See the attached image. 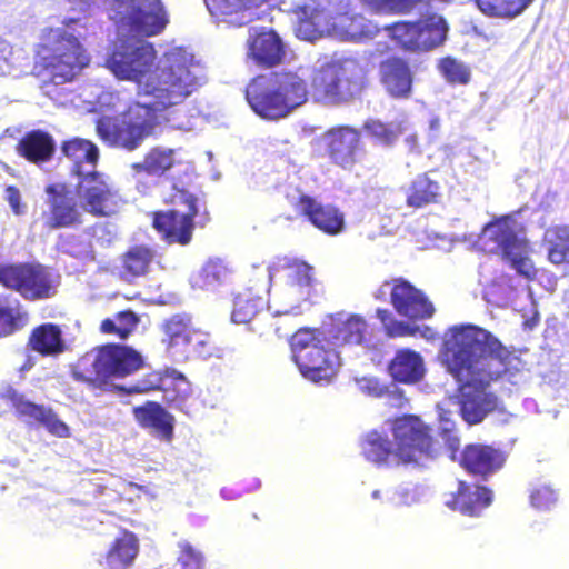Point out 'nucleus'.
Masks as SVG:
<instances>
[{"label":"nucleus","instance_id":"obj_54","mask_svg":"<svg viewBox=\"0 0 569 569\" xmlns=\"http://www.w3.org/2000/svg\"><path fill=\"white\" fill-rule=\"evenodd\" d=\"M206 277L209 276V270L208 269H204L203 272H202Z\"/></svg>","mask_w":569,"mask_h":569},{"label":"nucleus","instance_id":"obj_28","mask_svg":"<svg viewBox=\"0 0 569 569\" xmlns=\"http://www.w3.org/2000/svg\"><path fill=\"white\" fill-rule=\"evenodd\" d=\"M54 151L56 143L52 136L40 129L26 132L17 144L18 154L34 164L50 161Z\"/></svg>","mask_w":569,"mask_h":569},{"label":"nucleus","instance_id":"obj_51","mask_svg":"<svg viewBox=\"0 0 569 569\" xmlns=\"http://www.w3.org/2000/svg\"><path fill=\"white\" fill-rule=\"evenodd\" d=\"M276 315L278 316H301L302 315V311L300 309V307L296 306L289 310H284V311H278Z\"/></svg>","mask_w":569,"mask_h":569},{"label":"nucleus","instance_id":"obj_37","mask_svg":"<svg viewBox=\"0 0 569 569\" xmlns=\"http://www.w3.org/2000/svg\"><path fill=\"white\" fill-rule=\"evenodd\" d=\"M276 269L284 272L286 280L293 288H309L312 284V267L307 262L284 257L277 263Z\"/></svg>","mask_w":569,"mask_h":569},{"label":"nucleus","instance_id":"obj_21","mask_svg":"<svg viewBox=\"0 0 569 569\" xmlns=\"http://www.w3.org/2000/svg\"><path fill=\"white\" fill-rule=\"evenodd\" d=\"M284 44L273 30L260 29L250 33L247 40V57L257 67L271 69L282 63Z\"/></svg>","mask_w":569,"mask_h":569},{"label":"nucleus","instance_id":"obj_5","mask_svg":"<svg viewBox=\"0 0 569 569\" xmlns=\"http://www.w3.org/2000/svg\"><path fill=\"white\" fill-rule=\"evenodd\" d=\"M392 440L378 430L367 432L360 448L365 459L377 467L422 468L437 459L441 447L432 428L415 415H402L391 420Z\"/></svg>","mask_w":569,"mask_h":569},{"label":"nucleus","instance_id":"obj_33","mask_svg":"<svg viewBox=\"0 0 569 569\" xmlns=\"http://www.w3.org/2000/svg\"><path fill=\"white\" fill-rule=\"evenodd\" d=\"M548 260L556 266H569V224H555L543 234Z\"/></svg>","mask_w":569,"mask_h":569},{"label":"nucleus","instance_id":"obj_10","mask_svg":"<svg viewBox=\"0 0 569 569\" xmlns=\"http://www.w3.org/2000/svg\"><path fill=\"white\" fill-rule=\"evenodd\" d=\"M326 332L319 328L301 327L289 339L293 361L303 378L329 383L338 373L339 355Z\"/></svg>","mask_w":569,"mask_h":569},{"label":"nucleus","instance_id":"obj_35","mask_svg":"<svg viewBox=\"0 0 569 569\" xmlns=\"http://www.w3.org/2000/svg\"><path fill=\"white\" fill-rule=\"evenodd\" d=\"M448 26L445 19L436 13L419 19V52L431 51L441 46L447 38Z\"/></svg>","mask_w":569,"mask_h":569},{"label":"nucleus","instance_id":"obj_14","mask_svg":"<svg viewBox=\"0 0 569 569\" xmlns=\"http://www.w3.org/2000/svg\"><path fill=\"white\" fill-rule=\"evenodd\" d=\"M330 163L342 170H352L363 151L361 132L347 124H338L323 131L318 138Z\"/></svg>","mask_w":569,"mask_h":569},{"label":"nucleus","instance_id":"obj_29","mask_svg":"<svg viewBox=\"0 0 569 569\" xmlns=\"http://www.w3.org/2000/svg\"><path fill=\"white\" fill-rule=\"evenodd\" d=\"M393 381L412 385L419 382L426 372L421 355L411 349H399L388 365Z\"/></svg>","mask_w":569,"mask_h":569},{"label":"nucleus","instance_id":"obj_43","mask_svg":"<svg viewBox=\"0 0 569 569\" xmlns=\"http://www.w3.org/2000/svg\"><path fill=\"white\" fill-rule=\"evenodd\" d=\"M166 376L167 370L151 371L144 375L137 383L130 387H119V390L127 395H141L152 391H161L163 382H166Z\"/></svg>","mask_w":569,"mask_h":569},{"label":"nucleus","instance_id":"obj_53","mask_svg":"<svg viewBox=\"0 0 569 569\" xmlns=\"http://www.w3.org/2000/svg\"><path fill=\"white\" fill-rule=\"evenodd\" d=\"M31 367H32V362L29 361L28 363L23 365V367L21 369L22 370H27V369H29Z\"/></svg>","mask_w":569,"mask_h":569},{"label":"nucleus","instance_id":"obj_45","mask_svg":"<svg viewBox=\"0 0 569 569\" xmlns=\"http://www.w3.org/2000/svg\"><path fill=\"white\" fill-rule=\"evenodd\" d=\"M178 561L182 569H204L203 553L188 541L179 543Z\"/></svg>","mask_w":569,"mask_h":569},{"label":"nucleus","instance_id":"obj_15","mask_svg":"<svg viewBox=\"0 0 569 569\" xmlns=\"http://www.w3.org/2000/svg\"><path fill=\"white\" fill-rule=\"evenodd\" d=\"M290 204L297 217L327 236L335 237L346 230V216L332 203H325L316 197L300 192Z\"/></svg>","mask_w":569,"mask_h":569},{"label":"nucleus","instance_id":"obj_39","mask_svg":"<svg viewBox=\"0 0 569 569\" xmlns=\"http://www.w3.org/2000/svg\"><path fill=\"white\" fill-rule=\"evenodd\" d=\"M530 244L528 240L519 244L517 248L502 257L519 276L532 281L537 278L538 270L530 258Z\"/></svg>","mask_w":569,"mask_h":569},{"label":"nucleus","instance_id":"obj_26","mask_svg":"<svg viewBox=\"0 0 569 569\" xmlns=\"http://www.w3.org/2000/svg\"><path fill=\"white\" fill-rule=\"evenodd\" d=\"M27 347L41 357H57L67 350L61 327L52 322L34 327L28 337Z\"/></svg>","mask_w":569,"mask_h":569},{"label":"nucleus","instance_id":"obj_4","mask_svg":"<svg viewBox=\"0 0 569 569\" xmlns=\"http://www.w3.org/2000/svg\"><path fill=\"white\" fill-rule=\"evenodd\" d=\"M191 57L182 48H173L164 53L156 66L157 50L143 40H120L114 43L106 59V67L118 79L134 82L138 94L146 96L144 87L171 89L183 86V100L198 87L197 77L191 72Z\"/></svg>","mask_w":569,"mask_h":569},{"label":"nucleus","instance_id":"obj_31","mask_svg":"<svg viewBox=\"0 0 569 569\" xmlns=\"http://www.w3.org/2000/svg\"><path fill=\"white\" fill-rule=\"evenodd\" d=\"M441 197V186L428 172L417 174L406 189V204L420 209L437 203Z\"/></svg>","mask_w":569,"mask_h":569},{"label":"nucleus","instance_id":"obj_18","mask_svg":"<svg viewBox=\"0 0 569 569\" xmlns=\"http://www.w3.org/2000/svg\"><path fill=\"white\" fill-rule=\"evenodd\" d=\"M379 81L389 97L407 100L412 96L413 71L407 59L390 56L379 63Z\"/></svg>","mask_w":569,"mask_h":569},{"label":"nucleus","instance_id":"obj_49","mask_svg":"<svg viewBox=\"0 0 569 569\" xmlns=\"http://www.w3.org/2000/svg\"><path fill=\"white\" fill-rule=\"evenodd\" d=\"M4 199L14 214L20 216L24 212L26 206L22 203L20 190L16 186H8L4 189Z\"/></svg>","mask_w":569,"mask_h":569},{"label":"nucleus","instance_id":"obj_27","mask_svg":"<svg viewBox=\"0 0 569 569\" xmlns=\"http://www.w3.org/2000/svg\"><path fill=\"white\" fill-rule=\"evenodd\" d=\"M139 550L138 537L124 529L111 541L101 563L106 569H128L134 563Z\"/></svg>","mask_w":569,"mask_h":569},{"label":"nucleus","instance_id":"obj_7","mask_svg":"<svg viewBox=\"0 0 569 569\" xmlns=\"http://www.w3.org/2000/svg\"><path fill=\"white\" fill-rule=\"evenodd\" d=\"M144 367L143 356L133 347L107 342L80 357L71 368L74 381L106 389L117 379H126Z\"/></svg>","mask_w":569,"mask_h":569},{"label":"nucleus","instance_id":"obj_50","mask_svg":"<svg viewBox=\"0 0 569 569\" xmlns=\"http://www.w3.org/2000/svg\"><path fill=\"white\" fill-rule=\"evenodd\" d=\"M442 438L445 440L447 449L450 451L451 459H455L456 455L460 449V438L451 430L445 429L442 431Z\"/></svg>","mask_w":569,"mask_h":569},{"label":"nucleus","instance_id":"obj_8","mask_svg":"<svg viewBox=\"0 0 569 569\" xmlns=\"http://www.w3.org/2000/svg\"><path fill=\"white\" fill-rule=\"evenodd\" d=\"M34 58L36 74L47 76L53 83L72 81L89 63L78 37L62 27L42 30Z\"/></svg>","mask_w":569,"mask_h":569},{"label":"nucleus","instance_id":"obj_1","mask_svg":"<svg viewBox=\"0 0 569 569\" xmlns=\"http://www.w3.org/2000/svg\"><path fill=\"white\" fill-rule=\"evenodd\" d=\"M308 82L292 70L270 71L253 77L246 100L260 118L274 121L303 106L309 96L325 107H343L359 100L368 88V71L353 58L325 61L312 68Z\"/></svg>","mask_w":569,"mask_h":569},{"label":"nucleus","instance_id":"obj_30","mask_svg":"<svg viewBox=\"0 0 569 569\" xmlns=\"http://www.w3.org/2000/svg\"><path fill=\"white\" fill-rule=\"evenodd\" d=\"M161 389L166 403L186 415L192 413V387L190 381L177 370H167Z\"/></svg>","mask_w":569,"mask_h":569},{"label":"nucleus","instance_id":"obj_41","mask_svg":"<svg viewBox=\"0 0 569 569\" xmlns=\"http://www.w3.org/2000/svg\"><path fill=\"white\" fill-rule=\"evenodd\" d=\"M363 128L370 137L385 146L393 144L405 131L400 122L385 123L380 120H369Z\"/></svg>","mask_w":569,"mask_h":569},{"label":"nucleus","instance_id":"obj_40","mask_svg":"<svg viewBox=\"0 0 569 569\" xmlns=\"http://www.w3.org/2000/svg\"><path fill=\"white\" fill-rule=\"evenodd\" d=\"M28 322V313L19 307L12 308L0 296V338L7 337L24 327Z\"/></svg>","mask_w":569,"mask_h":569},{"label":"nucleus","instance_id":"obj_38","mask_svg":"<svg viewBox=\"0 0 569 569\" xmlns=\"http://www.w3.org/2000/svg\"><path fill=\"white\" fill-rule=\"evenodd\" d=\"M533 0H476L479 10L491 18H515Z\"/></svg>","mask_w":569,"mask_h":569},{"label":"nucleus","instance_id":"obj_47","mask_svg":"<svg viewBox=\"0 0 569 569\" xmlns=\"http://www.w3.org/2000/svg\"><path fill=\"white\" fill-rule=\"evenodd\" d=\"M251 0H210L208 8L212 14L229 16L251 7Z\"/></svg>","mask_w":569,"mask_h":569},{"label":"nucleus","instance_id":"obj_11","mask_svg":"<svg viewBox=\"0 0 569 569\" xmlns=\"http://www.w3.org/2000/svg\"><path fill=\"white\" fill-rule=\"evenodd\" d=\"M161 342L167 352L184 360L191 357L208 358L214 351L211 335L196 325L188 313H174L160 325Z\"/></svg>","mask_w":569,"mask_h":569},{"label":"nucleus","instance_id":"obj_3","mask_svg":"<svg viewBox=\"0 0 569 569\" xmlns=\"http://www.w3.org/2000/svg\"><path fill=\"white\" fill-rule=\"evenodd\" d=\"M61 152L72 162L70 174L77 178V183L73 189L67 182L44 187L43 228L48 231L77 229L83 224L84 213L94 218L116 214L121 197L113 180L96 170L99 148L90 140L76 137L62 141Z\"/></svg>","mask_w":569,"mask_h":569},{"label":"nucleus","instance_id":"obj_9","mask_svg":"<svg viewBox=\"0 0 569 569\" xmlns=\"http://www.w3.org/2000/svg\"><path fill=\"white\" fill-rule=\"evenodd\" d=\"M164 203L170 208L152 213V227L167 244L189 246L197 226L203 228L210 220L209 213L201 211V201L196 193L177 183L172 184V192Z\"/></svg>","mask_w":569,"mask_h":569},{"label":"nucleus","instance_id":"obj_22","mask_svg":"<svg viewBox=\"0 0 569 569\" xmlns=\"http://www.w3.org/2000/svg\"><path fill=\"white\" fill-rule=\"evenodd\" d=\"M525 241L526 239L517 233L516 221L508 216L487 223L478 238V243L483 251L499 252L501 258Z\"/></svg>","mask_w":569,"mask_h":569},{"label":"nucleus","instance_id":"obj_46","mask_svg":"<svg viewBox=\"0 0 569 569\" xmlns=\"http://www.w3.org/2000/svg\"><path fill=\"white\" fill-rule=\"evenodd\" d=\"M365 3L377 8L386 9L395 13L406 14L413 11L419 4L428 0H362Z\"/></svg>","mask_w":569,"mask_h":569},{"label":"nucleus","instance_id":"obj_48","mask_svg":"<svg viewBox=\"0 0 569 569\" xmlns=\"http://www.w3.org/2000/svg\"><path fill=\"white\" fill-rule=\"evenodd\" d=\"M557 501V493L550 486H538L530 495V502L536 509L546 510Z\"/></svg>","mask_w":569,"mask_h":569},{"label":"nucleus","instance_id":"obj_13","mask_svg":"<svg viewBox=\"0 0 569 569\" xmlns=\"http://www.w3.org/2000/svg\"><path fill=\"white\" fill-rule=\"evenodd\" d=\"M181 164L177 149L164 146L149 148L140 161L130 164L136 190L142 196L151 194L157 187L154 179L168 178Z\"/></svg>","mask_w":569,"mask_h":569},{"label":"nucleus","instance_id":"obj_19","mask_svg":"<svg viewBox=\"0 0 569 569\" xmlns=\"http://www.w3.org/2000/svg\"><path fill=\"white\" fill-rule=\"evenodd\" d=\"M390 301L395 310L411 320L432 317L435 308L425 293L403 279L392 282Z\"/></svg>","mask_w":569,"mask_h":569},{"label":"nucleus","instance_id":"obj_24","mask_svg":"<svg viewBox=\"0 0 569 569\" xmlns=\"http://www.w3.org/2000/svg\"><path fill=\"white\" fill-rule=\"evenodd\" d=\"M132 416L142 429L151 431L166 442L172 441L176 419L161 403L151 400L146 401L132 408Z\"/></svg>","mask_w":569,"mask_h":569},{"label":"nucleus","instance_id":"obj_20","mask_svg":"<svg viewBox=\"0 0 569 569\" xmlns=\"http://www.w3.org/2000/svg\"><path fill=\"white\" fill-rule=\"evenodd\" d=\"M506 462L500 449L485 443H469L461 450L459 465L469 475L487 479Z\"/></svg>","mask_w":569,"mask_h":569},{"label":"nucleus","instance_id":"obj_25","mask_svg":"<svg viewBox=\"0 0 569 569\" xmlns=\"http://www.w3.org/2000/svg\"><path fill=\"white\" fill-rule=\"evenodd\" d=\"M156 252L146 244L130 247L120 256L118 277L127 283H133L137 279L146 277L151 269Z\"/></svg>","mask_w":569,"mask_h":569},{"label":"nucleus","instance_id":"obj_44","mask_svg":"<svg viewBox=\"0 0 569 569\" xmlns=\"http://www.w3.org/2000/svg\"><path fill=\"white\" fill-rule=\"evenodd\" d=\"M377 318L383 325L386 335L390 338L411 336L413 330L402 321L396 320L387 309L378 308Z\"/></svg>","mask_w":569,"mask_h":569},{"label":"nucleus","instance_id":"obj_52","mask_svg":"<svg viewBox=\"0 0 569 569\" xmlns=\"http://www.w3.org/2000/svg\"><path fill=\"white\" fill-rule=\"evenodd\" d=\"M128 487H129V488H137V489H139V490H144V487H143V486H141V485H137V483H134V482H128Z\"/></svg>","mask_w":569,"mask_h":569},{"label":"nucleus","instance_id":"obj_23","mask_svg":"<svg viewBox=\"0 0 569 569\" xmlns=\"http://www.w3.org/2000/svg\"><path fill=\"white\" fill-rule=\"evenodd\" d=\"M492 500L493 493L488 487L459 480L457 490L450 495L446 506L463 516L480 517Z\"/></svg>","mask_w":569,"mask_h":569},{"label":"nucleus","instance_id":"obj_32","mask_svg":"<svg viewBox=\"0 0 569 569\" xmlns=\"http://www.w3.org/2000/svg\"><path fill=\"white\" fill-rule=\"evenodd\" d=\"M264 301L261 297L249 295L238 296L234 299L231 319L236 323H251V330L263 335L258 328V322L268 320L270 315L263 312Z\"/></svg>","mask_w":569,"mask_h":569},{"label":"nucleus","instance_id":"obj_12","mask_svg":"<svg viewBox=\"0 0 569 569\" xmlns=\"http://www.w3.org/2000/svg\"><path fill=\"white\" fill-rule=\"evenodd\" d=\"M0 283L30 301L46 300L57 293L53 274L41 263L0 264Z\"/></svg>","mask_w":569,"mask_h":569},{"label":"nucleus","instance_id":"obj_6","mask_svg":"<svg viewBox=\"0 0 569 569\" xmlns=\"http://www.w3.org/2000/svg\"><path fill=\"white\" fill-rule=\"evenodd\" d=\"M183 86L171 89L144 87V92L152 98V102H131L126 112V119L120 123H112L109 119L97 121L98 136L112 147H120L127 151L139 149L144 140L156 133L158 127L169 119L166 111L182 103Z\"/></svg>","mask_w":569,"mask_h":569},{"label":"nucleus","instance_id":"obj_17","mask_svg":"<svg viewBox=\"0 0 569 569\" xmlns=\"http://www.w3.org/2000/svg\"><path fill=\"white\" fill-rule=\"evenodd\" d=\"M7 396L18 418L23 419L28 423L41 426L49 433L58 438L70 437V428L59 419L58 415L50 407L29 401L16 390L8 391Z\"/></svg>","mask_w":569,"mask_h":569},{"label":"nucleus","instance_id":"obj_55","mask_svg":"<svg viewBox=\"0 0 569 569\" xmlns=\"http://www.w3.org/2000/svg\"><path fill=\"white\" fill-rule=\"evenodd\" d=\"M305 23H307V22H306V21H300V28H301Z\"/></svg>","mask_w":569,"mask_h":569},{"label":"nucleus","instance_id":"obj_36","mask_svg":"<svg viewBox=\"0 0 569 569\" xmlns=\"http://www.w3.org/2000/svg\"><path fill=\"white\" fill-rule=\"evenodd\" d=\"M389 38L406 52H419V19L397 21L383 27Z\"/></svg>","mask_w":569,"mask_h":569},{"label":"nucleus","instance_id":"obj_42","mask_svg":"<svg viewBox=\"0 0 569 569\" xmlns=\"http://www.w3.org/2000/svg\"><path fill=\"white\" fill-rule=\"evenodd\" d=\"M439 70L451 84H467L470 81V70L462 62L452 57L442 58Z\"/></svg>","mask_w":569,"mask_h":569},{"label":"nucleus","instance_id":"obj_16","mask_svg":"<svg viewBox=\"0 0 569 569\" xmlns=\"http://www.w3.org/2000/svg\"><path fill=\"white\" fill-rule=\"evenodd\" d=\"M322 330L333 347L368 346L375 336L373 327L357 313L332 316L328 327Z\"/></svg>","mask_w":569,"mask_h":569},{"label":"nucleus","instance_id":"obj_2","mask_svg":"<svg viewBox=\"0 0 569 569\" xmlns=\"http://www.w3.org/2000/svg\"><path fill=\"white\" fill-rule=\"evenodd\" d=\"M442 359L460 385V413L469 425L480 423L498 407L487 389L508 370L509 351L490 331L472 325L450 328L442 343Z\"/></svg>","mask_w":569,"mask_h":569},{"label":"nucleus","instance_id":"obj_34","mask_svg":"<svg viewBox=\"0 0 569 569\" xmlns=\"http://www.w3.org/2000/svg\"><path fill=\"white\" fill-rule=\"evenodd\" d=\"M139 323V315L131 309H124L101 320L99 332L120 340H127L137 331Z\"/></svg>","mask_w":569,"mask_h":569}]
</instances>
